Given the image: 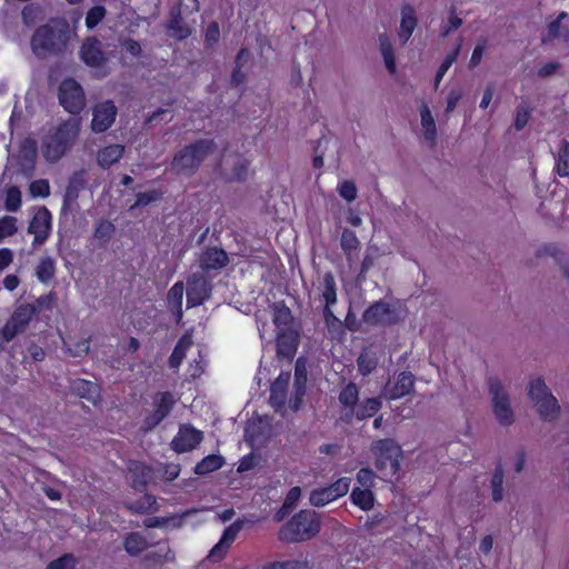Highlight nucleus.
Segmentation results:
<instances>
[{"label":"nucleus","instance_id":"f03ea898","mask_svg":"<svg viewBox=\"0 0 569 569\" xmlns=\"http://www.w3.org/2000/svg\"><path fill=\"white\" fill-rule=\"evenodd\" d=\"M81 121L71 117L60 123L43 140L41 151L50 162H57L76 142L80 132Z\"/></svg>","mask_w":569,"mask_h":569},{"label":"nucleus","instance_id":"338daca9","mask_svg":"<svg viewBox=\"0 0 569 569\" xmlns=\"http://www.w3.org/2000/svg\"><path fill=\"white\" fill-rule=\"evenodd\" d=\"M486 49H487L486 41H481L475 47L471 58H470V62H469L471 68H473L480 63L482 56L486 52Z\"/></svg>","mask_w":569,"mask_h":569},{"label":"nucleus","instance_id":"f8f14e48","mask_svg":"<svg viewBox=\"0 0 569 569\" xmlns=\"http://www.w3.org/2000/svg\"><path fill=\"white\" fill-rule=\"evenodd\" d=\"M244 523V519H238L223 530L220 540L212 547L208 555V559L210 561L218 562L224 558L227 551L237 539Z\"/></svg>","mask_w":569,"mask_h":569},{"label":"nucleus","instance_id":"2eb2a0df","mask_svg":"<svg viewBox=\"0 0 569 569\" xmlns=\"http://www.w3.org/2000/svg\"><path fill=\"white\" fill-rule=\"evenodd\" d=\"M307 389V362L306 358H298L295 366L293 390L289 399V408L298 411L301 408L302 399Z\"/></svg>","mask_w":569,"mask_h":569},{"label":"nucleus","instance_id":"a211bd4d","mask_svg":"<svg viewBox=\"0 0 569 569\" xmlns=\"http://www.w3.org/2000/svg\"><path fill=\"white\" fill-rule=\"evenodd\" d=\"M211 295V284L202 276L193 274L188 280L187 307L194 308L202 305Z\"/></svg>","mask_w":569,"mask_h":569},{"label":"nucleus","instance_id":"79ce46f5","mask_svg":"<svg viewBox=\"0 0 569 569\" xmlns=\"http://www.w3.org/2000/svg\"><path fill=\"white\" fill-rule=\"evenodd\" d=\"M350 498L352 502L362 510H370L373 507V493L368 488H355Z\"/></svg>","mask_w":569,"mask_h":569},{"label":"nucleus","instance_id":"ea45409f","mask_svg":"<svg viewBox=\"0 0 569 569\" xmlns=\"http://www.w3.org/2000/svg\"><path fill=\"white\" fill-rule=\"evenodd\" d=\"M503 481L505 471L501 465H498L492 473L490 488L491 497L495 502H500L503 499Z\"/></svg>","mask_w":569,"mask_h":569},{"label":"nucleus","instance_id":"39448f33","mask_svg":"<svg viewBox=\"0 0 569 569\" xmlns=\"http://www.w3.org/2000/svg\"><path fill=\"white\" fill-rule=\"evenodd\" d=\"M212 140H198L179 150L171 162V168L178 173L191 174L201 162L214 151Z\"/></svg>","mask_w":569,"mask_h":569},{"label":"nucleus","instance_id":"7c9ffc66","mask_svg":"<svg viewBox=\"0 0 569 569\" xmlns=\"http://www.w3.org/2000/svg\"><path fill=\"white\" fill-rule=\"evenodd\" d=\"M124 151V147L121 144H110L99 150L97 156L98 164L107 169L111 167L113 163L119 161Z\"/></svg>","mask_w":569,"mask_h":569},{"label":"nucleus","instance_id":"6e6552de","mask_svg":"<svg viewBox=\"0 0 569 569\" xmlns=\"http://www.w3.org/2000/svg\"><path fill=\"white\" fill-rule=\"evenodd\" d=\"M372 452L377 457L376 467L385 472V476H393L400 468L402 451L393 439H380L372 443Z\"/></svg>","mask_w":569,"mask_h":569},{"label":"nucleus","instance_id":"680f3d73","mask_svg":"<svg viewBox=\"0 0 569 569\" xmlns=\"http://www.w3.org/2000/svg\"><path fill=\"white\" fill-rule=\"evenodd\" d=\"M30 192L36 197H48L50 194V186L47 180H37L30 184Z\"/></svg>","mask_w":569,"mask_h":569},{"label":"nucleus","instance_id":"ddd939ff","mask_svg":"<svg viewBox=\"0 0 569 569\" xmlns=\"http://www.w3.org/2000/svg\"><path fill=\"white\" fill-rule=\"evenodd\" d=\"M203 440V432L191 425H182L171 441V448L178 452H189L196 449Z\"/></svg>","mask_w":569,"mask_h":569},{"label":"nucleus","instance_id":"473e14b6","mask_svg":"<svg viewBox=\"0 0 569 569\" xmlns=\"http://www.w3.org/2000/svg\"><path fill=\"white\" fill-rule=\"evenodd\" d=\"M360 242L353 231L345 230L341 234V248L351 266L358 258Z\"/></svg>","mask_w":569,"mask_h":569},{"label":"nucleus","instance_id":"f257e3e1","mask_svg":"<svg viewBox=\"0 0 569 569\" xmlns=\"http://www.w3.org/2000/svg\"><path fill=\"white\" fill-rule=\"evenodd\" d=\"M73 32L64 19H52L38 28L31 39V48L36 56L58 54L67 49Z\"/></svg>","mask_w":569,"mask_h":569},{"label":"nucleus","instance_id":"a19ab883","mask_svg":"<svg viewBox=\"0 0 569 569\" xmlns=\"http://www.w3.org/2000/svg\"><path fill=\"white\" fill-rule=\"evenodd\" d=\"M71 389L80 398L94 400L98 396V387L96 383L82 379H77L72 382Z\"/></svg>","mask_w":569,"mask_h":569},{"label":"nucleus","instance_id":"de8ad7c7","mask_svg":"<svg viewBox=\"0 0 569 569\" xmlns=\"http://www.w3.org/2000/svg\"><path fill=\"white\" fill-rule=\"evenodd\" d=\"M337 190L339 196L348 202L355 201L358 194L357 186L352 180L340 182Z\"/></svg>","mask_w":569,"mask_h":569},{"label":"nucleus","instance_id":"6e6d98bb","mask_svg":"<svg viewBox=\"0 0 569 569\" xmlns=\"http://www.w3.org/2000/svg\"><path fill=\"white\" fill-rule=\"evenodd\" d=\"M220 39V28L217 22H211L204 33V43L208 48H213Z\"/></svg>","mask_w":569,"mask_h":569},{"label":"nucleus","instance_id":"49530a36","mask_svg":"<svg viewBox=\"0 0 569 569\" xmlns=\"http://www.w3.org/2000/svg\"><path fill=\"white\" fill-rule=\"evenodd\" d=\"M18 230L17 219L12 216H6L0 219V243L8 237L13 236Z\"/></svg>","mask_w":569,"mask_h":569},{"label":"nucleus","instance_id":"e2e57ef3","mask_svg":"<svg viewBox=\"0 0 569 569\" xmlns=\"http://www.w3.org/2000/svg\"><path fill=\"white\" fill-rule=\"evenodd\" d=\"M375 473L369 468H362L357 473V481L361 485L362 488L370 489L373 485Z\"/></svg>","mask_w":569,"mask_h":569},{"label":"nucleus","instance_id":"72a5a7b5","mask_svg":"<svg viewBox=\"0 0 569 569\" xmlns=\"http://www.w3.org/2000/svg\"><path fill=\"white\" fill-rule=\"evenodd\" d=\"M184 286L181 281L176 282L169 290L167 300L169 308L177 313L178 320L182 318V299Z\"/></svg>","mask_w":569,"mask_h":569},{"label":"nucleus","instance_id":"bb28decb","mask_svg":"<svg viewBox=\"0 0 569 569\" xmlns=\"http://www.w3.org/2000/svg\"><path fill=\"white\" fill-rule=\"evenodd\" d=\"M86 183V172L83 170L74 172L69 179L63 198V204L69 207L74 203L79 197V192L84 189Z\"/></svg>","mask_w":569,"mask_h":569},{"label":"nucleus","instance_id":"c85d7f7f","mask_svg":"<svg viewBox=\"0 0 569 569\" xmlns=\"http://www.w3.org/2000/svg\"><path fill=\"white\" fill-rule=\"evenodd\" d=\"M124 507L132 513L138 515L157 512L159 510L157 498L149 493H146L134 501L126 502Z\"/></svg>","mask_w":569,"mask_h":569},{"label":"nucleus","instance_id":"e433bc0d","mask_svg":"<svg viewBox=\"0 0 569 569\" xmlns=\"http://www.w3.org/2000/svg\"><path fill=\"white\" fill-rule=\"evenodd\" d=\"M56 274V261L51 257L40 259L36 268V277L42 283H48Z\"/></svg>","mask_w":569,"mask_h":569},{"label":"nucleus","instance_id":"cd10ccee","mask_svg":"<svg viewBox=\"0 0 569 569\" xmlns=\"http://www.w3.org/2000/svg\"><path fill=\"white\" fill-rule=\"evenodd\" d=\"M321 296L326 302V307H325L326 317L332 316V313L330 311V306L335 305L337 301V291H336L335 277L331 272H326L322 276Z\"/></svg>","mask_w":569,"mask_h":569},{"label":"nucleus","instance_id":"0e129e2a","mask_svg":"<svg viewBox=\"0 0 569 569\" xmlns=\"http://www.w3.org/2000/svg\"><path fill=\"white\" fill-rule=\"evenodd\" d=\"M462 26V19L455 14L453 11L450 12L448 18V26L442 30V37H448L452 31L457 30Z\"/></svg>","mask_w":569,"mask_h":569},{"label":"nucleus","instance_id":"393cba45","mask_svg":"<svg viewBox=\"0 0 569 569\" xmlns=\"http://www.w3.org/2000/svg\"><path fill=\"white\" fill-rule=\"evenodd\" d=\"M422 136L430 146L437 141V127L432 112L426 101H422L419 108Z\"/></svg>","mask_w":569,"mask_h":569},{"label":"nucleus","instance_id":"f704fd0d","mask_svg":"<svg viewBox=\"0 0 569 569\" xmlns=\"http://www.w3.org/2000/svg\"><path fill=\"white\" fill-rule=\"evenodd\" d=\"M123 548L130 556L136 557L148 548V541L140 532H130L124 538Z\"/></svg>","mask_w":569,"mask_h":569},{"label":"nucleus","instance_id":"b1692460","mask_svg":"<svg viewBox=\"0 0 569 569\" xmlns=\"http://www.w3.org/2000/svg\"><path fill=\"white\" fill-rule=\"evenodd\" d=\"M299 333L296 329L278 331L277 356H293L298 349Z\"/></svg>","mask_w":569,"mask_h":569},{"label":"nucleus","instance_id":"dca6fc26","mask_svg":"<svg viewBox=\"0 0 569 569\" xmlns=\"http://www.w3.org/2000/svg\"><path fill=\"white\" fill-rule=\"evenodd\" d=\"M291 379L289 371H282L270 387L269 402L277 412H283L289 407L288 387Z\"/></svg>","mask_w":569,"mask_h":569},{"label":"nucleus","instance_id":"a878e982","mask_svg":"<svg viewBox=\"0 0 569 569\" xmlns=\"http://www.w3.org/2000/svg\"><path fill=\"white\" fill-rule=\"evenodd\" d=\"M417 27L416 10L410 4H405L401 8V20L400 28L398 31V38L402 43H406L412 36Z\"/></svg>","mask_w":569,"mask_h":569},{"label":"nucleus","instance_id":"7ed1b4c3","mask_svg":"<svg viewBox=\"0 0 569 569\" xmlns=\"http://www.w3.org/2000/svg\"><path fill=\"white\" fill-rule=\"evenodd\" d=\"M320 529L321 522L317 512L305 509L280 528L278 537L283 542H301L313 538Z\"/></svg>","mask_w":569,"mask_h":569},{"label":"nucleus","instance_id":"4c0bfd02","mask_svg":"<svg viewBox=\"0 0 569 569\" xmlns=\"http://www.w3.org/2000/svg\"><path fill=\"white\" fill-rule=\"evenodd\" d=\"M292 322L293 317L291 315V310L283 305H277L274 307L273 312V323L277 327L278 331L286 329H295L292 327Z\"/></svg>","mask_w":569,"mask_h":569},{"label":"nucleus","instance_id":"13d9d810","mask_svg":"<svg viewBox=\"0 0 569 569\" xmlns=\"http://www.w3.org/2000/svg\"><path fill=\"white\" fill-rule=\"evenodd\" d=\"M21 196L17 188H10L7 192L6 208L8 211H16L20 207Z\"/></svg>","mask_w":569,"mask_h":569},{"label":"nucleus","instance_id":"2f4dec72","mask_svg":"<svg viewBox=\"0 0 569 569\" xmlns=\"http://www.w3.org/2000/svg\"><path fill=\"white\" fill-rule=\"evenodd\" d=\"M378 42H379V49H380L381 56L383 58V62H385L387 70L391 74H395L396 70H397L396 58H395L393 46H392V42H391L389 36L386 33H381L378 38Z\"/></svg>","mask_w":569,"mask_h":569},{"label":"nucleus","instance_id":"8fccbe9b","mask_svg":"<svg viewBox=\"0 0 569 569\" xmlns=\"http://www.w3.org/2000/svg\"><path fill=\"white\" fill-rule=\"evenodd\" d=\"M114 232V226L108 220H101L94 229V238L107 242Z\"/></svg>","mask_w":569,"mask_h":569},{"label":"nucleus","instance_id":"052dcab7","mask_svg":"<svg viewBox=\"0 0 569 569\" xmlns=\"http://www.w3.org/2000/svg\"><path fill=\"white\" fill-rule=\"evenodd\" d=\"M530 119V110L526 106H519L515 118V128L517 130L523 129Z\"/></svg>","mask_w":569,"mask_h":569},{"label":"nucleus","instance_id":"4be33fe9","mask_svg":"<svg viewBox=\"0 0 569 569\" xmlns=\"http://www.w3.org/2000/svg\"><path fill=\"white\" fill-rule=\"evenodd\" d=\"M339 402L343 410L341 419L349 422L355 417V408L359 401V389L353 382H349L339 393Z\"/></svg>","mask_w":569,"mask_h":569},{"label":"nucleus","instance_id":"6ab92c4d","mask_svg":"<svg viewBox=\"0 0 569 569\" xmlns=\"http://www.w3.org/2000/svg\"><path fill=\"white\" fill-rule=\"evenodd\" d=\"M51 228V214L47 208L39 209L30 224L28 227V232L33 234V246L42 244L49 237Z\"/></svg>","mask_w":569,"mask_h":569},{"label":"nucleus","instance_id":"5fc2aeb1","mask_svg":"<svg viewBox=\"0 0 569 569\" xmlns=\"http://www.w3.org/2000/svg\"><path fill=\"white\" fill-rule=\"evenodd\" d=\"M146 559L152 560L158 563H163V562H173L176 557H174L173 551L169 547H167L166 550L159 549L156 552L147 555Z\"/></svg>","mask_w":569,"mask_h":569},{"label":"nucleus","instance_id":"412c9836","mask_svg":"<svg viewBox=\"0 0 569 569\" xmlns=\"http://www.w3.org/2000/svg\"><path fill=\"white\" fill-rule=\"evenodd\" d=\"M80 57L82 61L91 68H101L107 61L101 42L96 38H89L82 43Z\"/></svg>","mask_w":569,"mask_h":569},{"label":"nucleus","instance_id":"c756f323","mask_svg":"<svg viewBox=\"0 0 569 569\" xmlns=\"http://www.w3.org/2000/svg\"><path fill=\"white\" fill-rule=\"evenodd\" d=\"M415 385V378L411 372L403 371L398 376L397 382L388 392L390 399H399L410 393Z\"/></svg>","mask_w":569,"mask_h":569},{"label":"nucleus","instance_id":"3c124183","mask_svg":"<svg viewBox=\"0 0 569 569\" xmlns=\"http://www.w3.org/2000/svg\"><path fill=\"white\" fill-rule=\"evenodd\" d=\"M77 560L71 553H64L58 559L51 561L46 569H74Z\"/></svg>","mask_w":569,"mask_h":569},{"label":"nucleus","instance_id":"bf43d9fd","mask_svg":"<svg viewBox=\"0 0 569 569\" xmlns=\"http://www.w3.org/2000/svg\"><path fill=\"white\" fill-rule=\"evenodd\" d=\"M157 471L162 472V477L166 481H172L179 477L180 466L177 463L160 465Z\"/></svg>","mask_w":569,"mask_h":569},{"label":"nucleus","instance_id":"69168bd1","mask_svg":"<svg viewBox=\"0 0 569 569\" xmlns=\"http://www.w3.org/2000/svg\"><path fill=\"white\" fill-rule=\"evenodd\" d=\"M377 367V358H358V369L363 375H369Z\"/></svg>","mask_w":569,"mask_h":569},{"label":"nucleus","instance_id":"09e8293b","mask_svg":"<svg viewBox=\"0 0 569 569\" xmlns=\"http://www.w3.org/2000/svg\"><path fill=\"white\" fill-rule=\"evenodd\" d=\"M107 10L102 6L92 7L86 17V26L88 29H93L106 17Z\"/></svg>","mask_w":569,"mask_h":569},{"label":"nucleus","instance_id":"9d476101","mask_svg":"<svg viewBox=\"0 0 569 569\" xmlns=\"http://www.w3.org/2000/svg\"><path fill=\"white\" fill-rule=\"evenodd\" d=\"M350 482L351 479L345 477L330 486L315 489L310 492L309 501L315 507H323L329 502L343 497L349 491Z\"/></svg>","mask_w":569,"mask_h":569},{"label":"nucleus","instance_id":"5701e85b","mask_svg":"<svg viewBox=\"0 0 569 569\" xmlns=\"http://www.w3.org/2000/svg\"><path fill=\"white\" fill-rule=\"evenodd\" d=\"M129 471L132 488L137 491H143L154 477L153 469L140 462H133Z\"/></svg>","mask_w":569,"mask_h":569},{"label":"nucleus","instance_id":"4d7b16f0","mask_svg":"<svg viewBox=\"0 0 569 569\" xmlns=\"http://www.w3.org/2000/svg\"><path fill=\"white\" fill-rule=\"evenodd\" d=\"M461 98H462V89L461 88L456 87L449 91L447 99H446V109H445L447 114L451 113L456 109V107H457L458 102L461 100Z\"/></svg>","mask_w":569,"mask_h":569},{"label":"nucleus","instance_id":"aec40b11","mask_svg":"<svg viewBox=\"0 0 569 569\" xmlns=\"http://www.w3.org/2000/svg\"><path fill=\"white\" fill-rule=\"evenodd\" d=\"M198 263L201 270L211 271L224 268L229 263L227 252L217 247L204 249L198 258Z\"/></svg>","mask_w":569,"mask_h":569},{"label":"nucleus","instance_id":"864d4df0","mask_svg":"<svg viewBox=\"0 0 569 569\" xmlns=\"http://www.w3.org/2000/svg\"><path fill=\"white\" fill-rule=\"evenodd\" d=\"M161 197H162V193L158 190L140 192L137 194L136 203L133 206H131V209H134L137 207L148 206L149 203L161 199Z\"/></svg>","mask_w":569,"mask_h":569},{"label":"nucleus","instance_id":"f3484780","mask_svg":"<svg viewBox=\"0 0 569 569\" xmlns=\"http://www.w3.org/2000/svg\"><path fill=\"white\" fill-rule=\"evenodd\" d=\"M174 402L176 400L171 392H158L153 397V412L144 420L146 427L152 429L158 426L170 413Z\"/></svg>","mask_w":569,"mask_h":569},{"label":"nucleus","instance_id":"0eeeda50","mask_svg":"<svg viewBox=\"0 0 569 569\" xmlns=\"http://www.w3.org/2000/svg\"><path fill=\"white\" fill-rule=\"evenodd\" d=\"M47 301H50V297H41L34 305H20L10 319L6 322L1 329V337L6 342L11 341L17 335L23 332L38 309L42 308Z\"/></svg>","mask_w":569,"mask_h":569},{"label":"nucleus","instance_id":"774afa93","mask_svg":"<svg viewBox=\"0 0 569 569\" xmlns=\"http://www.w3.org/2000/svg\"><path fill=\"white\" fill-rule=\"evenodd\" d=\"M299 568H300V562L297 560L271 562L263 567V569H299Z\"/></svg>","mask_w":569,"mask_h":569},{"label":"nucleus","instance_id":"58836bf2","mask_svg":"<svg viewBox=\"0 0 569 569\" xmlns=\"http://www.w3.org/2000/svg\"><path fill=\"white\" fill-rule=\"evenodd\" d=\"M381 408V401L378 398H368L355 408V417L358 420L375 416Z\"/></svg>","mask_w":569,"mask_h":569},{"label":"nucleus","instance_id":"603ef678","mask_svg":"<svg viewBox=\"0 0 569 569\" xmlns=\"http://www.w3.org/2000/svg\"><path fill=\"white\" fill-rule=\"evenodd\" d=\"M193 328L187 331L178 341L171 356H184L193 345Z\"/></svg>","mask_w":569,"mask_h":569},{"label":"nucleus","instance_id":"9b49d317","mask_svg":"<svg viewBox=\"0 0 569 569\" xmlns=\"http://www.w3.org/2000/svg\"><path fill=\"white\" fill-rule=\"evenodd\" d=\"M363 321L371 326L393 325L400 321V315L398 310L389 303L378 301L365 311Z\"/></svg>","mask_w":569,"mask_h":569},{"label":"nucleus","instance_id":"a18cd8bd","mask_svg":"<svg viewBox=\"0 0 569 569\" xmlns=\"http://www.w3.org/2000/svg\"><path fill=\"white\" fill-rule=\"evenodd\" d=\"M168 28L171 31V36L179 40L186 39L191 33V29L182 22L180 17L173 18Z\"/></svg>","mask_w":569,"mask_h":569},{"label":"nucleus","instance_id":"1a4fd4ad","mask_svg":"<svg viewBox=\"0 0 569 569\" xmlns=\"http://www.w3.org/2000/svg\"><path fill=\"white\" fill-rule=\"evenodd\" d=\"M59 101L70 113H77L84 107V92L73 79H66L59 87Z\"/></svg>","mask_w":569,"mask_h":569},{"label":"nucleus","instance_id":"4468645a","mask_svg":"<svg viewBox=\"0 0 569 569\" xmlns=\"http://www.w3.org/2000/svg\"><path fill=\"white\" fill-rule=\"evenodd\" d=\"M117 108L111 100L97 103L92 109L91 129L100 133L107 131L114 122Z\"/></svg>","mask_w":569,"mask_h":569},{"label":"nucleus","instance_id":"37998d69","mask_svg":"<svg viewBox=\"0 0 569 569\" xmlns=\"http://www.w3.org/2000/svg\"><path fill=\"white\" fill-rule=\"evenodd\" d=\"M460 49H461V44L458 43L456 46V48L446 56L445 60L442 61V63L440 64L437 73H436L435 89H437L439 87L442 78L445 77V74L447 73L449 68L457 61L459 53H460Z\"/></svg>","mask_w":569,"mask_h":569},{"label":"nucleus","instance_id":"423d86ee","mask_svg":"<svg viewBox=\"0 0 569 569\" xmlns=\"http://www.w3.org/2000/svg\"><path fill=\"white\" fill-rule=\"evenodd\" d=\"M488 391L491 398L492 412L498 423L502 427L511 426L516 421V415L506 387L497 377H490L488 379Z\"/></svg>","mask_w":569,"mask_h":569},{"label":"nucleus","instance_id":"c03bdc74","mask_svg":"<svg viewBox=\"0 0 569 569\" xmlns=\"http://www.w3.org/2000/svg\"><path fill=\"white\" fill-rule=\"evenodd\" d=\"M557 172L561 177L569 176V142L562 141L561 147L558 152Z\"/></svg>","mask_w":569,"mask_h":569},{"label":"nucleus","instance_id":"20e7f679","mask_svg":"<svg viewBox=\"0 0 569 569\" xmlns=\"http://www.w3.org/2000/svg\"><path fill=\"white\" fill-rule=\"evenodd\" d=\"M528 397L540 420L553 422L559 418L560 403L541 377H536L529 381Z\"/></svg>","mask_w":569,"mask_h":569},{"label":"nucleus","instance_id":"c9c22d12","mask_svg":"<svg viewBox=\"0 0 569 569\" xmlns=\"http://www.w3.org/2000/svg\"><path fill=\"white\" fill-rule=\"evenodd\" d=\"M224 465V458L220 455H209L194 467V473L203 476L220 469Z\"/></svg>","mask_w":569,"mask_h":569}]
</instances>
